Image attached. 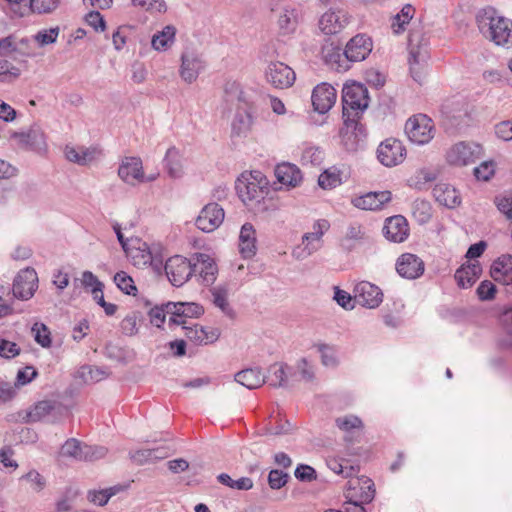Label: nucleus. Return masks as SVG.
<instances>
[{
    "mask_svg": "<svg viewBox=\"0 0 512 512\" xmlns=\"http://www.w3.org/2000/svg\"><path fill=\"white\" fill-rule=\"evenodd\" d=\"M165 272L173 286L181 287L193 276V261L175 255L166 261Z\"/></svg>",
    "mask_w": 512,
    "mask_h": 512,
    "instance_id": "6e6552de",
    "label": "nucleus"
},
{
    "mask_svg": "<svg viewBox=\"0 0 512 512\" xmlns=\"http://www.w3.org/2000/svg\"><path fill=\"white\" fill-rule=\"evenodd\" d=\"M141 321V315L138 312H132L128 314L121 321V330L125 335H135L139 330V323Z\"/></svg>",
    "mask_w": 512,
    "mask_h": 512,
    "instance_id": "6e6d98bb",
    "label": "nucleus"
},
{
    "mask_svg": "<svg viewBox=\"0 0 512 512\" xmlns=\"http://www.w3.org/2000/svg\"><path fill=\"white\" fill-rule=\"evenodd\" d=\"M225 212L222 206L216 202L206 204L195 219L196 227L205 232L215 231L224 221Z\"/></svg>",
    "mask_w": 512,
    "mask_h": 512,
    "instance_id": "9b49d317",
    "label": "nucleus"
},
{
    "mask_svg": "<svg viewBox=\"0 0 512 512\" xmlns=\"http://www.w3.org/2000/svg\"><path fill=\"white\" fill-rule=\"evenodd\" d=\"M99 151L94 147L70 146L65 147V157L70 162L78 165H87L94 161Z\"/></svg>",
    "mask_w": 512,
    "mask_h": 512,
    "instance_id": "2f4dec72",
    "label": "nucleus"
},
{
    "mask_svg": "<svg viewBox=\"0 0 512 512\" xmlns=\"http://www.w3.org/2000/svg\"><path fill=\"white\" fill-rule=\"evenodd\" d=\"M330 228V224L325 219L317 220L312 231L302 236L301 244L292 250V256L297 260H304L320 250L323 246V236Z\"/></svg>",
    "mask_w": 512,
    "mask_h": 512,
    "instance_id": "39448f33",
    "label": "nucleus"
},
{
    "mask_svg": "<svg viewBox=\"0 0 512 512\" xmlns=\"http://www.w3.org/2000/svg\"><path fill=\"white\" fill-rule=\"evenodd\" d=\"M60 0H29V11L37 14H49L55 11Z\"/></svg>",
    "mask_w": 512,
    "mask_h": 512,
    "instance_id": "864d4df0",
    "label": "nucleus"
},
{
    "mask_svg": "<svg viewBox=\"0 0 512 512\" xmlns=\"http://www.w3.org/2000/svg\"><path fill=\"white\" fill-rule=\"evenodd\" d=\"M354 298L360 305L374 309L382 303L383 293L378 286L361 281L354 288Z\"/></svg>",
    "mask_w": 512,
    "mask_h": 512,
    "instance_id": "a211bd4d",
    "label": "nucleus"
},
{
    "mask_svg": "<svg viewBox=\"0 0 512 512\" xmlns=\"http://www.w3.org/2000/svg\"><path fill=\"white\" fill-rule=\"evenodd\" d=\"M253 116L249 108H239L232 122V132L235 135H245L252 127Z\"/></svg>",
    "mask_w": 512,
    "mask_h": 512,
    "instance_id": "a19ab883",
    "label": "nucleus"
},
{
    "mask_svg": "<svg viewBox=\"0 0 512 512\" xmlns=\"http://www.w3.org/2000/svg\"><path fill=\"white\" fill-rule=\"evenodd\" d=\"M480 33L498 46L508 43L512 32V21L500 15L494 8L486 7L476 15Z\"/></svg>",
    "mask_w": 512,
    "mask_h": 512,
    "instance_id": "f03ea898",
    "label": "nucleus"
},
{
    "mask_svg": "<svg viewBox=\"0 0 512 512\" xmlns=\"http://www.w3.org/2000/svg\"><path fill=\"white\" fill-rule=\"evenodd\" d=\"M135 245H131L126 255L131 258L133 265L137 267H145L152 263V253L147 243L135 239Z\"/></svg>",
    "mask_w": 512,
    "mask_h": 512,
    "instance_id": "f704fd0d",
    "label": "nucleus"
},
{
    "mask_svg": "<svg viewBox=\"0 0 512 512\" xmlns=\"http://www.w3.org/2000/svg\"><path fill=\"white\" fill-rule=\"evenodd\" d=\"M168 456L166 449L162 447L151 448V449H140L131 453V459L137 464H144L147 462H153L159 459H164Z\"/></svg>",
    "mask_w": 512,
    "mask_h": 512,
    "instance_id": "79ce46f5",
    "label": "nucleus"
},
{
    "mask_svg": "<svg viewBox=\"0 0 512 512\" xmlns=\"http://www.w3.org/2000/svg\"><path fill=\"white\" fill-rule=\"evenodd\" d=\"M166 308L172 311L169 325H185L187 318H197L204 313L203 307L194 302H167Z\"/></svg>",
    "mask_w": 512,
    "mask_h": 512,
    "instance_id": "ddd939ff",
    "label": "nucleus"
},
{
    "mask_svg": "<svg viewBox=\"0 0 512 512\" xmlns=\"http://www.w3.org/2000/svg\"><path fill=\"white\" fill-rule=\"evenodd\" d=\"M205 68L202 55L195 51L186 50L181 56L180 76L187 83H193Z\"/></svg>",
    "mask_w": 512,
    "mask_h": 512,
    "instance_id": "2eb2a0df",
    "label": "nucleus"
},
{
    "mask_svg": "<svg viewBox=\"0 0 512 512\" xmlns=\"http://www.w3.org/2000/svg\"><path fill=\"white\" fill-rule=\"evenodd\" d=\"M344 118V124L340 129L341 143L348 151H356L364 145L366 130L358 122V118Z\"/></svg>",
    "mask_w": 512,
    "mask_h": 512,
    "instance_id": "9d476101",
    "label": "nucleus"
},
{
    "mask_svg": "<svg viewBox=\"0 0 512 512\" xmlns=\"http://www.w3.org/2000/svg\"><path fill=\"white\" fill-rule=\"evenodd\" d=\"M397 273L406 279L419 278L424 273V262L415 254H402L396 262Z\"/></svg>",
    "mask_w": 512,
    "mask_h": 512,
    "instance_id": "412c9836",
    "label": "nucleus"
},
{
    "mask_svg": "<svg viewBox=\"0 0 512 512\" xmlns=\"http://www.w3.org/2000/svg\"><path fill=\"white\" fill-rule=\"evenodd\" d=\"M235 381L248 389H256L266 382V377L260 369L249 368L238 372Z\"/></svg>",
    "mask_w": 512,
    "mask_h": 512,
    "instance_id": "4c0bfd02",
    "label": "nucleus"
},
{
    "mask_svg": "<svg viewBox=\"0 0 512 512\" xmlns=\"http://www.w3.org/2000/svg\"><path fill=\"white\" fill-rule=\"evenodd\" d=\"M275 177L277 181L286 188H295L302 181L300 169L291 163H282L275 168Z\"/></svg>",
    "mask_w": 512,
    "mask_h": 512,
    "instance_id": "bb28decb",
    "label": "nucleus"
},
{
    "mask_svg": "<svg viewBox=\"0 0 512 512\" xmlns=\"http://www.w3.org/2000/svg\"><path fill=\"white\" fill-rule=\"evenodd\" d=\"M372 40L363 34H358L349 40L344 54L349 61L358 62L364 60L372 51Z\"/></svg>",
    "mask_w": 512,
    "mask_h": 512,
    "instance_id": "4be33fe9",
    "label": "nucleus"
},
{
    "mask_svg": "<svg viewBox=\"0 0 512 512\" xmlns=\"http://www.w3.org/2000/svg\"><path fill=\"white\" fill-rule=\"evenodd\" d=\"M374 483L367 477L353 478L348 481L347 499L359 500L361 503H369L374 499Z\"/></svg>",
    "mask_w": 512,
    "mask_h": 512,
    "instance_id": "6ab92c4d",
    "label": "nucleus"
},
{
    "mask_svg": "<svg viewBox=\"0 0 512 512\" xmlns=\"http://www.w3.org/2000/svg\"><path fill=\"white\" fill-rule=\"evenodd\" d=\"M271 12L275 19L279 35L289 36L297 31L301 21L300 10L293 4L280 0L271 3Z\"/></svg>",
    "mask_w": 512,
    "mask_h": 512,
    "instance_id": "20e7f679",
    "label": "nucleus"
},
{
    "mask_svg": "<svg viewBox=\"0 0 512 512\" xmlns=\"http://www.w3.org/2000/svg\"><path fill=\"white\" fill-rule=\"evenodd\" d=\"M496 163L493 160L483 161L473 170L477 180L489 181L495 174Z\"/></svg>",
    "mask_w": 512,
    "mask_h": 512,
    "instance_id": "13d9d810",
    "label": "nucleus"
},
{
    "mask_svg": "<svg viewBox=\"0 0 512 512\" xmlns=\"http://www.w3.org/2000/svg\"><path fill=\"white\" fill-rule=\"evenodd\" d=\"M369 104L368 90L360 83L344 85L342 89L343 117L359 118Z\"/></svg>",
    "mask_w": 512,
    "mask_h": 512,
    "instance_id": "7ed1b4c3",
    "label": "nucleus"
},
{
    "mask_svg": "<svg viewBox=\"0 0 512 512\" xmlns=\"http://www.w3.org/2000/svg\"><path fill=\"white\" fill-rule=\"evenodd\" d=\"M116 286L127 295H136L137 288L133 279L124 271L117 272L114 276Z\"/></svg>",
    "mask_w": 512,
    "mask_h": 512,
    "instance_id": "5fc2aeb1",
    "label": "nucleus"
},
{
    "mask_svg": "<svg viewBox=\"0 0 512 512\" xmlns=\"http://www.w3.org/2000/svg\"><path fill=\"white\" fill-rule=\"evenodd\" d=\"M482 268L478 261L463 264L455 272V279L461 288L471 287L481 275Z\"/></svg>",
    "mask_w": 512,
    "mask_h": 512,
    "instance_id": "c85d7f7f",
    "label": "nucleus"
},
{
    "mask_svg": "<svg viewBox=\"0 0 512 512\" xmlns=\"http://www.w3.org/2000/svg\"><path fill=\"white\" fill-rule=\"evenodd\" d=\"M317 349L321 355V363L325 367H336L338 364L336 352L333 347L326 345V344H320L317 346Z\"/></svg>",
    "mask_w": 512,
    "mask_h": 512,
    "instance_id": "e2e57ef3",
    "label": "nucleus"
},
{
    "mask_svg": "<svg viewBox=\"0 0 512 512\" xmlns=\"http://www.w3.org/2000/svg\"><path fill=\"white\" fill-rule=\"evenodd\" d=\"M32 333L34 335L35 341L41 345L43 348H48L51 346V336L48 327L43 323H35L32 326Z\"/></svg>",
    "mask_w": 512,
    "mask_h": 512,
    "instance_id": "4d7b16f0",
    "label": "nucleus"
},
{
    "mask_svg": "<svg viewBox=\"0 0 512 512\" xmlns=\"http://www.w3.org/2000/svg\"><path fill=\"white\" fill-rule=\"evenodd\" d=\"M288 477V474L281 470H271L268 475V483L270 488L274 490L282 488L287 483Z\"/></svg>",
    "mask_w": 512,
    "mask_h": 512,
    "instance_id": "338daca9",
    "label": "nucleus"
},
{
    "mask_svg": "<svg viewBox=\"0 0 512 512\" xmlns=\"http://www.w3.org/2000/svg\"><path fill=\"white\" fill-rule=\"evenodd\" d=\"M143 162L140 157H124L118 167L120 179L130 186L143 183Z\"/></svg>",
    "mask_w": 512,
    "mask_h": 512,
    "instance_id": "dca6fc26",
    "label": "nucleus"
},
{
    "mask_svg": "<svg viewBox=\"0 0 512 512\" xmlns=\"http://www.w3.org/2000/svg\"><path fill=\"white\" fill-rule=\"evenodd\" d=\"M348 24V16L343 10H329L319 20V28L326 35L339 33Z\"/></svg>",
    "mask_w": 512,
    "mask_h": 512,
    "instance_id": "b1692460",
    "label": "nucleus"
},
{
    "mask_svg": "<svg viewBox=\"0 0 512 512\" xmlns=\"http://www.w3.org/2000/svg\"><path fill=\"white\" fill-rule=\"evenodd\" d=\"M367 239V235L363 226L359 223H351L341 240V245L345 250H352L357 243Z\"/></svg>",
    "mask_w": 512,
    "mask_h": 512,
    "instance_id": "ea45409f",
    "label": "nucleus"
},
{
    "mask_svg": "<svg viewBox=\"0 0 512 512\" xmlns=\"http://www.w3.org/2000/svg\"><path fill=\"white\" fill-rule=\"evenodd\" d=\"M322 160L323 152L317 147H307L301 155V161L304 165H320Z\"/></svg>",
    "mask_w": 512,
    "mask_h": 512,
    "instance_id": "680f3d73",
    "label": "nucleus"
},
{
    "mask_svg": "<svg viewBox=\"0 0 512 512\" xmlns=\"http://www.w3.org/2000/svg\"><path fill=\"white\" fill-rule=\"evenodd\" d=\"M149 318L152 325L157 328L162 327L165 322L166 316H172V311L166 308V303L161 306H155L149 310Z\"/></svg>",
    "mask_w": 512,
    "mask_h": 512,
    "instance_id": "bf43d9fd",
    "label": "nucleus"
},
{
    "mask_svg": "<svg viewBox=\"0 0 512 512\" xmlns=\"http://www.w3.org/2000/svg\"><path fill=\"white\" fill-rule=\"evenodd\" d=\"M211 302L218 308L225 316L234 318L235 311L230 305L229 295L230 286L227 283L218 284L210 288Z\"/></svg>",
    "mask_w": 512,
    "mask_h": 512,
    "instance_id": "a878e982",
    "label": "nucleus"
},
{
    "mask_svg": "<svg viewBox=\"0 0 512 512\" xmlns=\"http://www.w3.org/2000/svg\"><path fill=\"white\" fill-rule=\"evenodd\" d=\"M38 288V277L34 269L27 268L19 272L14 284V296L22 300L30 299Z\"/></svg>",
    "mask_w": 512,
    "mask_h": 512,
    "instance_id": "f3484780",
    "label": "nucleus"
},
{
    "mask_svg": "<svg viewBox=\"0 0 512 512\" xmlns=\"http://www.w3.org/2000/svg\"><path fill=\"white\" fill-rule=\"evenodd\" d=\"M106 454L107 449L103 446H91L84 444L82 461H96L104 458Z\"/></svg>",
    "mask_w": 512,
    "mask_h": 512,
    "instance_id": "0e129e2a",
    "label": "nucleus"
},
{
    "mask_svg": "<svg viewBox=\"0 0 512 512\" xmlns=\"http://www.w3.org/2000/svg\"><path fill=\"white\" fill-rule=\"evenodd\" d=\"M175 36L176 28L172 25H167L152 36L151 46L156 51H166L173 45Z\"/></svg>",
    "mask_w": 512,
    "mask_h": 512,
    "instance_id": "58836bf2",
    "label": "nucleus"
},
{
    "mask_svg": "<svg viewBox=\"0 0 512 512\" xmlns=\"http://www.w3.org/2000/svg\"><path fill=\"white\" fill-rule=\"evenodd\" d=\"M290 368L284 363H274L268 369V376L266 377L269 384L275 388H286L290 384Z\"/></svg>",
    "mask_w": 512,
    "mask_h": 512,
    "instance_id": "72a5a7b5",
    "label": "nucleus"
},
{
    "mask_svg": "<svg viewBox=\"0 0 512 512\" xmlns=\"http://www.w3.org/2000/svg\"><path fill=\"white\" fill-rule=\"evenodd\" d=\"M433 196L440 204L454 208L461 203L459 192L450 184L438 183L433 188Z\"/></svg>",
    "mask_w": 512,
    "mask_h": 512,
    "instance_id": "7c9ffc66",
    "label": "nucleus"
},
{
    "mask_svg": "<svg viewBox=\"0 0 512 512\" xmlns=\"http://www.w3.org/2000/svg\"><path fill=\"white\" fill-rule=\"evenodd\" d=\"M185 330V336L196 344H209L213 343L219 338V331L217 329H206L200 325L187 326L181 325Z\"/></svg>",
    "mask_w": 512,
    "mask_h": 512,
    "instance_id": "c756f323",
    "label": "nucleus"
},
{
    "mask_svg": "<svg viewBox=\"0 0 512 512\" xmlns=\"http://www.w3.org/2000/svg\"><path fill=\"white\" fill-rule=\"evenodd\" d=\"M239 250L244 258H251L256 253L255 230L250 223H245L240 230Z\"/></svg>",
    "mask_w": 512,
    "mask_h": 512,
    "instance_id": "473e14b6",
    "label": "nucleus"
},
{
    "mask_svg": "<svg viewBox=\"0 0 512 512\" xmlns=\"http://www.w3.org/2000/svg\"><path fill=\"white\" fill-rule=\"evenodd\" d=\"M83 446L84 444H82L79 440L70 438L61 446L59 455L61 457L82 461Z\"/></svg>",
    "mask_w": 512,
    "mask_h": 512,
    "instance_id": "c03bdc74",
    "label": "nucleus"
},
{
    "mask_svg": "<svg viewBox=\"0 0 512 512\" xmlns=\"http://www.w3.org/2000/svg\"><path fill=\"white\" fill-rule=\"evenodd\" d=\"M482 146L474 142L461 141L452 145L446 152V160L453 166H467L482 156Z\"/></svg>",
    "mask_w": 512,
    "mask_h": 512,
    "instance_id": "423d86ee",
    "label": "nucleus"
},
{
    "mask_svg": "<svg viewBox=\"0 0 512 512\" xmlns=\"http://www.w3.org/2000/svg\"><path fill=\"white\" fill-rule=\"evenodd\" d=\"M218 481L232 489L237 490H250L253 487V481L249 477H241L238 480H233L228 474L222 473L217 476Z\"/></svg>",
    "mask_w": 512,
    "mask_h": 512,
    "instance_id": "8fccbe9b",
    "label": "nucleus"
},
{
    "mask_svg": "<svg viewBox=\"0 0 512 512\" xmlns=\"http://www.w3.org/2000/svg\"><path fill=\"white\" fill-rule=\"evenodd\" d=\"M336 99V89L328 83H320L312 91V105L320 114L328 112L334 106Z\"/></svg>",
    "mask_w": 512,
    "mask_h": 512,
    "instance_id": "aec40b11",
    "label": "nucleus"
},
{
    "mask_svg": "<svg viewBox=\"0 0 512 512\" xmlns=\"http://www.w3.org/2000/svg\"><path fill=\"white\" fill-rule=\"evenodd\" d=\"M266 80L277 89H286L291 87L295 80L294 70L283 62H271L265 72Z\"/></svg>",
    "mask_w": 512,
    "mask_h": 512,
    "instance_id": "f8f14e48",
    "label": "nucleus"
},
{
    "mask_svg": "<svg viewBox=\"0 0 512 512\" xmlns=\"http://www.w3.org/2000/svg\"><path fill=\"white\" fill-rule=\"evenodd\" d=\"M494 203L501 213L508 219H512V197L505 195L496 196Z\"/></svg>",
    "mask_w": 512,
    "mask_h": 512,
    "instance_id": "774afa93",
    "label": "nucleus"
},
{
    "mask_svg": "<svg viewBox=\"0 0 512 512\" xmlns=\"http://www.w3.org/2000/svg\"><path fill=\"white\" fill-rule=\"evenodd\" d=\"M79 373L85 382H98L105 378L103 370L91 366L81 367Z\"/></svg>",
    "mask_w": 512,
    "mask_h": 512,
    "instance_id": "69168bd1",
    "label": "nucleus"
},
{
    "mask_svg": "<svg viewBox=\"0 0 512 512\" xmlns=\"http://www.w3.org/2000/svg\"><path fill=\"white\" fill-rule=\"evenodd\" d=\"M405 133L411 142L417 145H424L433 139L434 125L427 115H414L407 120Z\"/></svg>",
    "mask_w": 512,
    "mask_h": 512,
    "instance_id": "0eeeda50",
    "label": "nucleus"
},
{
    "mask_svg": "<svg viewBox=\"0 0 512 512\" xmlns=\"http://www.w3.org/2000/svg\"><path fill=\"white\" fill-rule=\"evenodd\" d=\"M436 179V172L429 169H420L408 179V185L415 189H422L423 186Z\"/></svg>",
    "mask_w": 512,
    "mask_h": 512,
    "instance_id": "3c124183",
    "label": "nucleus"
},
{
    "mask_svg": "<svg viewBox=\"0 0 512 512\" xmlns=\"http://www.w3.org/2000/svg\"><path fill=\"white\" fill-rule=\"evenodd\" d=\"M20 76V69L8 60L0 59V82H10Z\"/></svg>",
    "mask_w": 512,
    "mask_h": 512,
    "instance_id": "052dcab7",
    "label": "nucleus"
},
{
    "mask_svg": "<svg viewBox=\"0 0 512 512\" xmlns=\"http://www.w3.org/2000/svg\"><path fill=\"white\" fill-rule=\"evenodd\" d=\"M376 155L383 166L391 168L405 160L406 149L400 140L387 138L379 144Z\"/></svg>",
    "mask_w": 512,
    "mask_h": 512,
    "instance_id": "1a4fd4ad",
    "label": "nucleus"
},
{
    "mask_svg": "<svg viewBox=\"0 0 512 512\" xmlns=\"http://www.w3.org/2000/svg\"><path fill=\"white\" fill-rule=\"evenodd\" d=\"M412 216L419 224H426L432 217L430 202L423 199H416L412 203Z\"/></svg>",
    "mask_w": 512,
    "mask_h": 512,
    "instance_id": "37998d69",
    "label": "nucleus"
},
{
    "mask_svg": "<svg viewBox=\"0 0 512 512\" xmlns=\"http://www.w3.org/2000/svg\"><path fill=\"white\" fill-rule=\"evenodd\" d=\"M468 108V104L463 100H449L442 105V113L447 118L455 120L456 125H460L464 118H467L469 115Z\"/></svg>",
    "mask_w": 512,
    "mask_h": 512,
    "instance_id": "e433bc0d",
    "label": "nucleus"
},
{
    "mask_svg": "<svg viewBox=\"0 0 512 512\" xmlns=\"http://www.w3.org/2000/svg\"><path fill=\"white\" fill-rule=\"evenodd\" d=\"M391 200L390 191L369 192L361 196L352 198L351 203L354 207L361 210H380L385 203Z\"/></svg>",
    "mask_w": 512,
    "mask_h": 512,
    "instance_id": "393cba45",
    "label": "nucleus"
},
{
    "mask_svg": "<svg viewBox=\"0 0 512 512\" xmlns=\"http://www.w3.org/2000/svg\"><path fill=\"white\" fill-rule=\"evenodd\" d=\"M335 424L345 433H351L355 430L360 431L363 428L362 420L358 416L352 414L336 418Z\"/></svg>",
    "mask_w": 512,
    "mask_h": 512,
    "instance_id": "de8ad7c7",
    "label": "nucleus"
},
{
    "mask_svg": "<svg viewBox=\"0 0 512 512\" xmlns=\"http://www.w3.org/2000/svg\"><path fill=\"white\" fill-rule=\"evenodd\" d=\"M224 92H225L227 101H230V102L237 101L239 103H244L245 105L249 104V99H248L246 93L243 91L240 83H238L236 81L226 82Z\"/></svg>",
    "mask_w": 512,
    "mask_h": 512,
    "instance_id": "49530a36",
    "label": "nucleus"
},
{
    "mask_svg": "<svg viewBox=\"0 0 512 512\" xmlns=\"http://www.w3.org/2000/svg\"><path fill=\"white\" fill-rule=\"evenodd\" d=\"M164 165L171 178L179 179L184 175V161L178 149L170 147L164 158Z\"/></svg>",
    "mask_w": 512,
    "mask_h": 512,
    "instance_id": "c9c22d12",
    "label": "nucleus"
},
{
    "mask_svg": "<svg viewBox=\"0 0 512 512\" xmlns=\"http://www.w3.org/2000/svg\"><path fill=\"white\" fill-rule=\"evenodd\" d=\"M491 276L503 285L512 284V255L505 254L497 258L492 264Z\"/></svg>",
    "mask_w": 512,
    "mask_h": 512,
    "instance_id": "cd10ccee",
    "label": "nucleus"
},
{
    "mask_svg": "<svg viewBox=\"0 0 512 512\" xmlns=\"http://www.w3.org/2000/svg\"><path fill=\"white\" fill-rule=\"evenodd\" d=\"M20 143L33 148H40L45 144L44 134L39 129H30L25 133L17 134Z\"/></svg>",
    "mask_w": 512,
    "mask_h": 512,
    "instance_id": "09e8293b",
    "label": "nucleus"
},
{
    "mask_svg": "<svg viewBox=\"0 0 512 512\" xmlns=\"http://www.w3.org/2000/svg\"><path fill=\"white\" fill-rule=\"evenodd\" d=\"M235 188L248 209L254 212L265 210L264 200L269 193V182L261 171L243 172L237 179Z\"/></svg>",
    "mask_w": 512,
    "mask_h": 512,
    "instance_id": "f257e3e1",
    "label": "nucleus"
},
{
    "mask_svg": "<svg viewBox=\"0 0 512 512\" xmlns=\"http://www.w3.org/2000/svg\"><path fill=\"white\" fill-rule=\"evenodd\" d=\"M385 238L394 243H401L409 236V225L402 215L392 216L385 221L383 227Z\"/></svg>",
    "mask_w": 512,
    "mask_h": 512,
    "instance_id": "5701e85b",
    "label": "nucleus"
},
{
    "mask_svg": "<svg viewBox=\"0 0 512 512\" xmlns=\"http://www.w3.org/2000/svg\"><path fill=\"white\" fill-rule=\"evenodd\" d=\"M193 276L204 285H212L218 274V267L213 258L204 253L196 254L193 258Z\"/></svg>",
    "mask_w": 512,
    "mask_h": 512,
    "instance_id": "4468645a",
    "label": "nucleus"
},
{
    "mask_svg": "<svg viewBox=\"0 0 512 512\" xmlns=\"http://www.w3.org/2000/svg\"><path fill=\"white\" fill-rule=\"evenodd\" d=\"M59 33H60L59 27L42 29V30H39L35 35H33V41L39 47H44V46L55 43L57 41Z\"/></svg>",
    "mask_w": 512,
    "mask_h": 512,
    "instance_id": "603ef678",
    "label": "nucleus"
},
{
    "mask_svg": "<svg viewBox=\"0 0 512 512\" xmlns=\"http://www.w3.org/2000/svg\"><path fill=\"white\" fill-rule=\"evenodd\" d=\"M341 183V173L336 167L326 169L318 178V184L323 189H333L341 185Z\"/></svg>",
    "mask_w": 512,
    "mask_h": 512,
    "instance_id": "a18cd8bd",
    "label": "nucleus"
}]
</instances>
